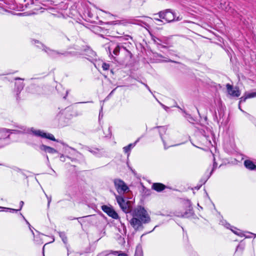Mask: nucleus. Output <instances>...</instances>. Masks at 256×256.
<instances>
[{"instance_id": "45", "label": "nucleus", "mask_w": 256, "mask_h": 256, "mask_svg": "<svg viewBox=\"0 0 256 256\" xmlns=\"http://www.w3.org/2000/svg\"><path fill=\"white\" fill-rule=\"evenodd\" d=\"M63 158H64V156H63V155H62V156H60V158H62V159H61V160H62Z\"/></svg>"}, {"instance_id": "17", "label": "nucleus", "mask_w": 256, "mask_h": 256, "mask_svg": "<svg viewBox=\"0 0 256 256\" xmlns=\"http://www.w3.org/2000/svg\"><path fill=\"white\" fill-rule=\"evenodd\" d=\"M244 164V166L249 170H252L256 169V165L250 160H245Z\"/></svg>"}, {"instance_id": "24", "label": "nucleus", "mask_w": 256, "mask_h": 256, "mask_svg": "<svg viewBox=\"0 0 256 256\" xmlns=\"http://www.w3.org/2000/svg\"><path fill=\"white\" fill-rule=\"evenodd\" d=\"M122 49L125 50L126 48L122 46H120V45L116 46L114 48V50H113L114 54L116 56L118 55L120 52V51Z\"/></svg>"}, {"instance_id": "52", "label": "nucleus", "mask_w": 256, "mask_h": 256, "mask_svg": "<svg viewBox=\"0 0 256 256\" xmlns=\"http://www.w3.org/2000/svg\"><path fill=\"white\" fill-rule=\"evenodd\" d=\"M46 158H47L48 160V156H46Z\"/></svg>"}, {"instance_id": "48", "label": "nucleus", "mask_w": 256, "mask_h": 256, "mask_svg": "<svg viewBox=\"0 0 256 256\" xmlns=\"http://www.w3.org/2000/svg\"><path fill=\"white\" fill-rule=\"evenodd\" d=\"M180 20L181 18H179V17H178L176 19V20Z\"/></svg>"}, {"instance_id": "23", "label": "nucleus", "mask_w": 256, "mask_h": 256, "mask_svg": "<svg viewBox=\"0 0 256 256\" xmlns=\"http://www.w3.org/2000/svg\"><path fill=\"white\" fill-rule=\"evenodd\" d=\"M134 256H143V252L141 246H136Z\"/></svg>"}, {"instance_id": "46", "label": "nucleus", "mask_w": 256, "mask_h": 256, "mask_svg": "<svg viewBox=\"0 0 256 256\" xmlns=\"http://www.w3.org/2000/svg\"><path fill=\"white\" fill-rule=\"evenodd\" d=\"M63 158H64V156H63V155H62V156H60V158H62V159H61V160H62Z\"/></svg>"}, {"instance_id": "49", "label": "nucleus", "mask_w": 256, "mask_h": 256, "mask_svg": "<svg viewBox=\"0 0 256 256\" xmlns=\"http://www.w3.org/2000/svg\"><path fill=\"white\" fill-rule=\"evenodd\" d=\"M239 108L240 110H242V112H244L241 108H240V104H239Z\"/></svg>"}, {"instance_id": "13", "label": "nucleus", "mask_w": 256, "mask_h": 256, "mask_svg": "<svg viewBox=\"0 0 256 256\" xmlns=\"http://www.w3.org/2000/svg\"><path fill=\"white\" fill-rule=\"evenodd\" d=\"M16 80H18V82H16L15 83L16 86V90L17 92V95L23 89L24 86V84L22 82L21 80H22V78H15Z\"/></svg>"}, {"instance_id": "8", "label": "nucleus", "mask_w": 256, "mask_h": 256, "mask_svg": "<svg viewBox=\"0 0 256 256\" xmlns=\"http://www.w3.org/2000/svg\"><path fill=\"white\" fill-rule=\"evenodd\" d=\"M102 208L104 212L112 218L114 219H118V214L112 207L104 205L102 206Z\"/></svg>"}, {"instance_id": "21", "label": "nucleus", "mask_w": 256, "mask_h": 256, "mask_svg": "<svg viewBox=\"0 0 256 256\" xmlns=\"http://www.w3.org/2000/svg\"><path fill=\"white\" fill-rule=\"evenodd\" d=\"M138 140H136L133 144H130L128 146H124L123 148L124 152L128 154V156L130 154V152L131 150L135 146L136 143L137 142Z\"/></svg>"}, {"instance_id": "11", "label": "nucleus", "mask_w": 256, "mask_h": 256, "mask_svg": "<svg viewBox=\"0 0 256 256\" xmlns=\"http://www.w3.org/2000/svg\"><path fill=\"white\" fill-rule=\"evenodd\" d=\"M87 150L97 157H101L104 156L105 152L103 149L98 148H88Z\"/></svg>"}, {"instance_id": "44", "label": "nucleus", "mask_w": 256, "mask_h": 256, "mask_svg": "<svg viewBox=\"0 0 256 256\" xmlns=\"http://www.w3.org/2000/svg\"><path fill=\"white\" fill-rule=\"evenodd\" d=\"M84 217H82V218H84ZM82 218H73L72 220H74V219H77V220H80V219H81Z\"/></svg>"}, {"instance_id": "15", "label": "nucleus", "mask_w": 256, "mask_h": 256, "mask_svg": "<svg viewBox=\"0 0 256 256\" xmlns=\"http://www.w3.org/2000/svg\"><path fill=\"white\" fill-rule=\"evenodd\" d=\"M59 236L62 238L64 243L66 244V247L67 250V254L68 256L70 254L69 250V246L68 244V238L66 234L64 232H58Z\"/></svg>"}, {"instance_id": "32", "label": "nucleus", "mask_w": 256, "mask_h": 256, "mask_svg": "<svg viewBox=\"0 0 256 256\" xmlns=\"http://www.w3.org/2000/svg\"><path fill=\"white\" fill-rule=\"evenodd\" d=\"M8 209L10 210V212H16L18 210H20L19 209L18 210L13 209V208H8Z\"/></svg>"}, {"instance_id": "12", "label": "nucleus", "mask_w": 256, "mask_h": 256, "mask_svg": "<svg viewBox=\"0 0 256 256\" xmlns=\"http://www.w3.org/2000/svg\"><path fill=\"white\" fill-rule=\"evenodd\" d=\"M86 54H85L88 56V59L90 61L92 62L94 60H96V53L92 50V49L88 48L85 50Z\"/></svg>"}, {"instance_id": "26", "label": "nucleus", "mask_w": 256, "mask_h": 256, "mask_svg": "<svg viewBox=\"0 0 256 256\" xmlns=\"http://www.w3.org/2000/svg\"><path fill=\"white\" fill-rule=\"evenodd\" d=\"M217 167V164L216 163V162H215V158H214V164H213V166H212V170H210V176L208 177V178H206V180L204 181V183H205L206 182V181L208 180V179L210 178V176L212 175V172H214V170Z\"/></svg>"}, {"instance_id": "4", "label": "nucleus", "mask_w": 256, "mask_h": 256, "mask_svg": "<svg viewBox=\"0 0 256 256\" xmlns=\"http://www.w3.org/2000/svg\"><path fill=\"white\" fill-rule=\"evenodd\" d=\"M28 132L36 136L46 138L52 141H57L52 134L45 132L40 130H36L34 128H29L28 130Z\"/></svg>"}, {"instance_id": "29", "label": "nucleus", "mask_w": 256, "mask_h": 256, "mask_svg": "<svg viewBox=\"0 0 256 256\" xmlns=\"http://www.w3.org/2000/svg\"><path fill=\"white\" fill-rule=\"evenodd\" d=\"M102 67L104 70H107L110 68V64L106 62H102Z\"/></svg>"}, {"instance_id": "6", "label": "nucleus", "mask_w": 256, "mask_h": 256, "mask_svg": "<svg viewBox=\"0 0 256 256\" xmlns=\"http://www.w3.org/2000/svg\"><path fill=\"white\" fill-rule=\"evenodd\" d=\"M158 15L160 18L164 20L166 22H172L176 19L174 14L169 9L160 12Z\"/></svg>"}, {"instance_id": "18", "label": "nucleus", "mask_w": 256, "mask_h": 256, "mask_svg": "<svg viewBox=\"0 0 256 256\" xmlns=\"http://www.w3.org/2000/svg\"><path fill=\"white\" fill-rule=\"evenodd\" d=\"M166 186L161 183H154L152 185V188L158 192H160L164 190L166 188Z\"/></svg>"}, {"instance_id": "25", "label": "nucleus", "mask_w": 256, "mask_h": 256, "mask_svg": "<svg viewBox=\"0 0 256 256\" xmlns=\"http://www.w3.org/2000/svg\"><path fill=\"white\" fill-rule=\"evenodd\" d=\"M244 249V246L243 244H239L236 250L235 253L240 252V255L242 254Z\"/></svg>"}, {"instance_id": "20", "label": "nucleus", "mask_w": 256, "mask_h": 256, "mask_svg": "<svg viewBox=\"0 0 256 256\" xmlns=\"http://www.w3.org/2000/svg\"><path fill=\"white\" fill-rule=\"evenodd\" d=\"M226 227L227 228H230L234 234L238 236H239L242 237L244 236V234L240 230L237 229L236 228H234V230L230 228L232 226L230 224H226Z\"/></svg>"}, {"instance_id": "27", "label": "nucleus", "mask_w": 256, "mask_h": 256, "mask_svg": "<svg viewBox=\"0 0 256 256\" xmlns=\"http://www.w3.org/2000/svg\"><path fill=\"white\" fill-rule=\"evenodd\" d=\"M153 40L156 44L158 46H161L162 48H165L166 46L161 44L159 42H162V40H160L159 38H153Z\"/></svg>"}, {"instance_id": "28", "label": "nucleus", "mask_w": 256, "mask_h": 256, "mask_svg": "<svg viewBox=\"0 0 256 256\" xmlns=\"http://www.w3.org/2000/svg\"><path fill=\"white\" fill-rule=\"evenodd\" d=\"M248 98L256 97V92H246Z\"/></svg>"}, {"instance_id": "35", "label": "nucleus", "mask_w": 256, "mask_h": 256, "mask_svg": "<svg viewBox=\"0 0 256 256\" xmlns=\"http://www.w3.org/2000/svg\"><path fill=\"white\" fill-rule=\"evenodd\" d=\"M118 256H128L126 254L124 253H121V254H118Z\"/></svg>"}, {"instance_id": "34", "label": "nucleus", "mask_w": 256, "mask_h": 256, "mask_svg": "<svg viewBox=\"0 0 256 256\" xmlns=\"http://www.w3.org/2000/svg\"><path fill=\"white\" fill-rule=\"evenodd\" d=\"M20 208L19 210H20L22 209V208L24 204V202L22 201H20Z\"/></svg>"}, {"instance_id": "53", "label": "nucleus", "mask_w": 256, "mask_h": 256, "mask_svg": "<svg viewBox=\"0 0 256 256\" xmlns=\"http://www.w3.org/2000/svg\"><path fill=\"white\" fill-rule=\"evenodd\" d=\"M139 82H140L141 84H144V83H143L142 82H141V81H139Z\"/></svg>"}, {"instance_id": "37", "label": "nucleus", "mask_w": 256, "mask_h": 256, "mask_svg": "<svg viewBox=\"0 0 256 256\" xmlns=\"http://www.w3.org/2000/svg\"><path fill=\"white\" fill-rule=\"evenodd\" d=\"M144 85L146 86V88L150 91V92H151L150 91V90L149 88V86L146 84H144Z\"/></svg>"}, {"instance_id": "39", "label": "nucleus", "mask_w": 256, "mask_h": 256, "mask_svg": "<svg viewBox=\"0 0 256 256\" xmlns=\"http://www.w3.org/2000/svg\"><path fill=\"white\" fill-rule=\"evenodd\" d=\"M108 24H115L116 23H115V22H108Z\"/></svg>"}, {"instance_id": "50", "label": "nucleus", "mask_w": 256, "mask_h": 256, "mask_svg": "<svg viewBox=\"0 0 256 256\" xmlns=\"http://www.w3.org/2000/svg\"><path fill=\"white\" fill-rule=\"evenodd\" d=\"M78 222L81 225H82V222L80 220H78Z\"/></svg>"}, {"instance_id": "16", "label": "nucleus", "mask_w": 256, "mask_h": 256, "mask_svg": "<svg viewBox=\"0 0 256 256\" xmlns=\"http://www.w3.org/2000/svg\"><path fill=\"white\" fill-rule=\"evenodd\" d=\"M40 148L42 150L46 152H48L49 154H55L57 153L58 152L54 148L46 146L44 144H42L40 146Z\"/></svg>"}, {"instance_id": "43", "label": "nucleus", "mask_w": 256, "mask_h": 256, "mask_svg": "<svg viewBox=\"0 0 256 256\" xmlns=\"http://www.w3.org/2000/svg\"><path fill=\"white\" fill-rule=\"evenodd\" d=\"M155 20L158 22H162V20L158 18H155Z\"/></svg>"}, {"instance_id": "41", "label": "nucleus", "mask_w": 256, "mask_h": 256, "mask_svg": "<svg viewBox=\"0 0 256 256\" xmlns=\"http://www.w3.org/2000/svg\"><path fill=\"white\" fill-rule=\"evenodd\" d=\"M126 38H125L126 40H128V38H132L131 36H126Z\"/></svg>"}, {"instance_id": "54", "label": "nucleus", "mask_w": 256, "mask_h": 256, "mask_svg": "<svg viewBox=\"0 0 256 256\" xmlns=\"http://www.w3.org/2000/svg\"><path fill=\"white\" fill-rule=\"evenodd\" d=\"M110 72H111L112 74H113V73H114V72H113L112 70H110Z\"/></svg>"}, {"instance_id": "19", "label": "nucleus", "mask_w": 256, "mask_h": 256, "mask_svg": "<svg viewBox=\"0 0 256 256\" xmlns=\"http://www.w3.org/2000/svg\"><path fill=\"white\" fill-rule=\"evenodd\" d=\"M118 252V251L106 250L100 253L97 256H114L117 255Z\"/></svg>"}, {"instance_id": "10", "label": "nucleus", "mask_w": 256, "mask_h": 256, "mask_svg": "<svg viewBox=\"0 0 256 256\" xmlns=\"http://www.w3.org/2000/svg\"><path fill=\"white\" fill-rule=\"evenodd\" d=\"M16 132V130H11L5 128H0V140H4L10 138V134Z\"/></svg>"}, {"instance_id": "7", "label": "nucleus", "mask_w": 256, "mask_h": 256, "mask_svg": "<svg viewBox=\"0 0 256 256\" xmlns=\"http://www.w3.org/2000/svg\"><path fill=\"white\" fill-rule=\"evenodd\" d=\"M116 189L120 194H123L128 190L126 183L120 179H114V180Z\"/></svg>"}, {"instance_id": "14", "label": "nucleus", "mask_w": 256, "mask_h": 256, "mask_svg": "<svg viewBox=\"0 0 256 256\" xmlns=\"http://www.w3.org/2000/svg\"><path fill=\"white\" fill-rule=\"evenodd\" d=\"M156 128H159V134H160V138H162V140L163 142V144H164V149L166 150L168 147H170V146H166V142H165L164 140L163 139L162 135L164 134H166V128L165 126H158V127H156ZM174 146L175 145H172V146Z\"/></svg>"}, {"instance_id": "51", "label": "nucleus", "mask_w": 256, "mask_h": 256, "mask_svg": "<svg viewBox=\"0 0 256 256\" xmlns=\"http://www.w3.org/2000/svg\"><path fill=\"white\" fill-rule=\"evenodd\" d=\"M114 90H112L111 92H110V94H113V92H114Z\"/></svg>"}, {"instance_id": "5", "label": "nucleus", "mask_w": 256, "mask_h": 256, "mask_svg": "<svg viewBox=\"0 0 256 256\" xmlns=\"http://www.w3.org/2000/svg\"><path fill=\"white\" fill-rule=\"evenodd\" d=\"M213 139V135L212 132H209L207 134H202L198 137V140L202 145L209 147L212 146V140Z\"/></svg>"}, {"instance_id": "38", "label": "nucleus", "mask_w": 256, "mask_h": 256, "mask_svg": "<svg viewBox=\"0 0 256 256\" xmlns=\"http://www.w3.org/2000/svg\"><path fill=\"white\" fill-rule=\"evenodd\" d=\"M29 228H30V230L31 231L32 235L34 236V234L33 230H32V227L31 226H30V227H29Z\"/></svg>"}, {"instance_id": "22", "label": "nucleus", "mask_w": 256, "mask_h": 256, "mask_svg": "<svg viewBox=\"0 0 256 256\" xmlns=\"http://www.w3.org/2000/svg\"><path fill=\"white\" fill-rule=\"evenodd\" d=\"M37 232L38 233V234L36 236L34 235V240L36 244H42L44 242H42V239L40 238V236L43 234H40L38 232Z\"/></svg>"}, {"instance_id": "47", "label": "nucleus", "mask_w": 256, "mask_h": 256, "mask_svg": "<svg viewBox=\"0 0 256 256\" xmlns=\"http://www.w3.org/2000/svg\"><path fill=\"white\" fill-rule=\"evenodd\" d=\"M63 158H64V156H63V155H62V156H60V158H62V159H61V160H62Z\"/></svg>"}, {"instance_id": "33", "label": "nucleus", "mask_w": 256, "mask_h": 256, "mask_svg": "<svg viewBox=\"0 0 256 256\" xmlns=\"http://www.w3.org/2000/svg\"><path fill=\"white\" fill-rule=\"evenodd\" d=\"M20 215L22 216L23 218L25 220L26 223L27 224H28V227H30V224L28 222L25 218L22 216V214H20Z\"/></svg>"}, {"instance_id": "31", "label": "nucleus", "mask_w": 256, "mask_h": 256, "mask_svg": "<svg viewBox=\"0 0 256 256\" xmlns=\"http://www.w3.org/2000/svg\"><path fill=\"white\" fill-rule=\"evenodd\" d=\"M45 195L48 199V207L49 208L50 203L52 201V196H48L46 194H45Z\"/></svg>"}, {"instance_id": "36", "label": "nucleus", "mask_w": 256, "mask_h": 256, "mask_svg": "<svg viewBox=\"0 0 256 256\" xmlns=\"http://www.w3.org/2000/svg\"><path fill=\"white\" fill-rule=\"evenodd\" d=\"M68 92H69V90H66V95L64 96V99H66V96H68Z\"/></svg>"}, {"instance_id": "30", "label": "nucleus", "mask_w": 256, "mask_h": 256, "mask_svg": "<svg viewBox=\"0 0 256 256\" xmlns=\"http://www.w3.org/2000/svg\"><path fill=\"white\" fill-rule=\"evenodd\" d=\"M248 98L245 93L244 96L240 98V104L245 102L246 100Z\"/></svg>"}, {"instance_id": "1", "label": "nucleus", "mask_w": 256, "mask_h": 256, "mask_svg": "<svg viewBox=\"0 0 256 256\" xmlns=\"http://www.w3.org/2000/svg\"><path fill=\"white\" fill-rule=\"evenodd\" d=\"M118 203L122 210L126 214H129L132 218L129 220L131 226L136 230L143 228L142 224L150 222V218L144 208L138 206L132 208L129 202H126L122 196H116Z\"/></svg>"}, {"instance_id": "2", "label": "nucleus", "mask_w": 256, "mask_h": 256, "mask_svg": "<svg viewBox=\"0 0 256 256\" xmlns=\"http://www.w3.org/2000/svg\"><path fill=\"white\" fill-rule=\"evenodd\" d=\"M33 41L34 42V44H38L36 45L37 47L39 48H42V50L44 51L45 52H46L47 54L51 58H56L62 56H68L72 54V53L70 52H60L57 50H52L50 48L41 44L38 40H34Z\"/></svg>"}, {"instance_id": "55", "label": "nucleus", "mask_w": 256, "mask_h": 256, "mask_svg": "<svg viewBox=\"0 0 256 256\" xmlns=\"http://www.w3.org/2000/svg\"><path fill=\"white\" fill-rule=\"evenodd\" d=\"M0 208H4V207H0Z\"/></svg>"}, {"instance_id": "40", "label": "nucleus", "mask_w": 256, "mask_h": 256, "mask_svg": "<svg viewBox=\"0 0 256 256\" xmlns=\"http://www.w3.org/2000/svg\"><path fill=\"white\" fill-rule=\"evenodd\" d=\"M162 106L166 110L168 108V107L166 106H164V104H162Z\"/></svg>"}, {"instance_id": "42", "label": "nucleus", "mask_w": 256, "mask_h": 256, "mask_svg": "<svg viewBox=\"0 0 256 256\" xmlns=\"http://www.w3.org/2000/svg\"><path fill=\"white\" fill-rule=\"evenodd\" d=\"M100 116H102V114L101 113V112H100V114H99V118H100Z\"/></svg>"}, {"instance_id": "3", "label": "nucleus", "mask_w": 256, "mask_h": 256, "mask_svg": "<svg viewBox=\"0 0 256 256\" xmlns=\"http://www.w3.org/2000/svg\"><path fill=\"white\" fill-rule=\"evenodd\" d=\"M184 207L186 208L184 212L176 211L174 214L178 217L184 218H188L192 216L193 214V211L190 201L188 200H185L184 201Z\"/></svg>"}, {"instance_id": "9", "label": "nucleus", "mask_w": 256, "mask_h": 256, "mask_svg": "<svg viewBox=\"0 0 256 256\" xmlns=\"http://www.w3.org/2000/svg\"><path fill=\"white\" fill-rule=\"evenodd\" d=\"M226 86L228 92L230 96L236 97H238L240 96V92L238 88H233L232 86L229 84H226Z\"/></svg>"}]
</instances>
